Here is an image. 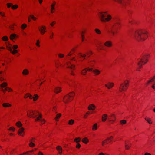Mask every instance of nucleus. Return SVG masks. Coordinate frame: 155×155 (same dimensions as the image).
<instances>
[{"label":"nucleus","mask_w":155,"mask_h":155,"mask_svg":"<svg viewBox=\"0 0 155 155\" xmlns=\"http://www.w3.org/2000/svg\"><path fill=\"white\" fill-rule=\"evenodd\" d=\"M133 35L137 41L142 42L145 39V30L142 29H137L135 31Z\"/></svg>","instance_id":"f257e3e1"},{"label":"nucleus","mask_w":155,"mask_h":155,"mask_svg":"<svg viewBox=\"0 0 155 155\" xmlns=\"http://www.w3.org/2000/svg\"><path fill=\"white\" fill-rule=\"evenodd\" d=\"M107 11L99 13L98 16L101 22L103 23L109 22L113 19L111 15L107 14Z\"/></svg>","instance_id":"f03ea898"},{"label":"nucleus","mask_w":155,"mask_h":155,"mask_svg":"<svg viewBox=\"0 0 155 155\" xmlns=\"http://www.w3.org/2000/svg\"><path fill=\"white\" fill-rule=\"evenodd\" d=\"M130 85V80H124L121 83L119 87V90L120 92H123L126 91L128 89Z\"/></svg>","instance_id":"7ed1b4c3"},{"label":"nucleus","mask_w":155,"mask_h":155,"mask_svg":"<svg viewBox=\"0 0 155 155\" xmlns=\"http://www.w3.org/2000/svg\"><path fill=\"white\" fill-rule=\"evenodd\" d=\"M92 54V52L91 51H88L86 52L84 54H82L81 53H79L78 54V57L79 58H83V59H79L78 60V61H83L86 58L89 57Z\"/></svg>","instance_id":"20e7f679"},{"label":"nucleus","mask_w":155,"mask_h":155,"mask_svg":"<svg viewBox=\"0 0 155 155\" xmlns=\"http://www.w3.org/2000/svg\"><path fill=\"white\" fill-rule=\"evenodd\" d=\"M75 95L74 93L71 92L65 96L63 99V101L65 103L71 102L73 99Z\"/></svg>","instance_id":"39448f33"},{"label":"nucleus","mask_w":155,"mask_h":155,"mask_svg":"<svg viewBox=\"0 0 155 155\" xmlns=\"http://www.w3.org/2000/svg\"><path fill=\"white\" fill-rule=\"evenodd\" d=\"M73 52H72L70 51L68 54L65 56V58L66 59L69 60L71 61H75L76 63V65H78V64L77 63V62H78V60H79V58L78 57L77 59L76 58L75 56L71 57L72 55L73 54Z\"/></svg>","instance_id":"423d86ee"},{"label":"nucleus","mask_w":155,"mask_h":155,"mask_svg":"<svg viewBox=\"0 0 155 155\" xmlns=\"http://www.w3.org/2000/svg\"><path fill=\"white\" fill-rule=\"evenodd\" d=\"M38 114V112L37 111H33L32 110H29L27 111V116L29 118H35Z\"/></svg>","instance_id":"0eeeda50"},{"label":"nucleus","mask_w":155,"mask_h":155,"mask_svg":"<svg viewBox=\"0 0 155 155\" xmlns=\"http://www.w3.org/2000/svg\"><path fill=\"white\" fill-rule=\"evenodd\" d=\"M145 64V59L144 57L140 59V60L137 63V65L138 66V67L137 68L136 71H140V69Z\"/></svg>","instance_id":"6e6552de"},{"label":"nucleus","mask_w":155,"mask_h":155,"mask_svg":"<svg viewBox=\"0 0 155 155\" xmlns=\"http://www.w3.org/2000/svg\"><path fill=\"white\" fill-rule=\"evenodd\" d=\"M114 137L112 136H111L107 138L102 141V145L103 146H104L105 145L109 144L111 142Z\"/></svg>","instance_id":"1a4fd4ad"},{"label":"nucleus","mask_w":155,"mask_h":155,"mask_svg":"<svg viewBox=\"0 0 155 155\" xmlns=\"http://www.w3.org/2000/svg\"><path fill=\"white\" fill-rule=\"evenodd\" d=\"M38 29L41 35H43L47 31L46 27V26L44 25L39 26L38 27Z\"/></svg>","instance_id":"9d476101"},{"label":"nucleus","mask_w":155,"mask_h":155,"mask_svg":"<svg viewBox=\"0 0 155 155\" xmlns=\"http://www.w3.org/2000/svg\"><path fill=\"white\" fill-rule=\"evenodd\" d=\"M6 5L8 8H9L11 7L12 9L15 10L17 9L18 7V6L17 4H15L13 5V4L11 3H7L6 4Z\"/></svg>","instance_id":"9b49d317"},{"label":"nucleus","mask_w":155,"mask_h":155,"mask_svg":"<svg viewBox=\"0 0 155 155\" xmlns=\"http://www.w3.org/2000/svg\"><path fill=\"white\" fill-rule=\"evenodd\" d=\"M65 65L68 68L71 69H74L75 68V65L71 64V61H67L65 63Z\"/></svg>","instance_id":"f8f14e48"},{"label":"nucleus","mask_w":155,"mask_h":155,"mask_svg":"<svg viewBox=\"0 0 155 155\" xmlns=\"http://www.w3.org/2000/svg\"><path fill=\"white\" fill-rule=\"evenodd\" d=\"M87 31V29L86 28L83 29L82 31H81V39L82 42H83L84 41L85 38V34Z\"/></svg>","instance_id":"ddd939ff"},{"label":"nucleus","mask_w":155,"mask_h":155,"mask_svg":"<svg viewBox=\"0 0 155 155\" xmlns=\"http://www.w3.org/2000/svg\"><path fill=\"white\" fill-rule=\"evenodd\" d=\"M56 3V2L54 1L51 5V13H53L55 12L56 9L55 8V6Z\"/></svg>","instance_id":"4468645a"},{"label":"nucleus","mask_w":155,"mask_h":155,"mask_svg":"<svg viewBox=\"0 0 155 155\" xmlns=\"http://www.w3.org/2000/svg\"><path fill=\"white\" fill-rule=\"evenodd\" d=\"M104 45L107 48H111L112 47L113 45L112 41L110 40L106 41L104 43Z\"/></svg>","instance_id":"2eb2a0df"},{"label":"nucleus","mask_w":155,"mask_h":155,"mask_svg":"<svg viewBox=\"0 0 155 155\" xmlns=\"http://www.w3.org/2000/svg\"><path fill=\"white\" fill-rule=\"evenodd\" d=\"M121 27V24L120 22L117 21L115 22L113 25L112 28L118 30Z\"/></svg>","instance_id":"dca6fc26"},{"label":"nucleus","mask_w":155,"mask_h":155,"mask_svg":"<svg viewBox=\"0 0 155 155\" xmlns=\"http://www.w3.org/2000/svg\"><path fill=\"white\" fill-rule=\"evenodd\" d=\"M116 120V117L113 114L109 116L108 118V120L111 123H113Z\"/></svg>","instance_id":"f3484780"},{"label":"nucleus","mask_w":155,"mask_h":155,"mask_svg":"<svg viewBox=\"0 0 155 155\" xmlns=\"http://www.w3.org/2000/svg\"><path fill=\"white\" fill-rule=\"evenodd\" d=\"M25 129L21 127L19 129L18 132V134L21 136H24L25 135Z\"/></svg>","instance_id":"a211bd4d"},{"label":"nucleus","mask_w":155,"mask_h":155,"mask_svg":"<svg viewBox=\"0 0 155 155\" xmlns=\"http://www.w3.org/2000/svg\"><path fill=\"white\" fill-rule=\"evenodd\" d=\"M114 83L113 82H109L105 85V86L108 89H112L114 86Z\"/></svg>","instance_id":"6ab92c4d"},{"label":"nucleus","mask_w":155,"mask_h":155,"mask_svg":"<svg viewBox=\"0 0 155 155\" xmlns=\"http://www.w3.org/2000/svg\"><path fill=\"white\" fill-rule=\"evenodd\" d=\"M131 145V143L129 141L126 140L125 141V148L126 150L130 149Z\"/></svg>","instance_id":"aec40b11"},{"label":"nucleus","mask_w":155,"mask_h":155,"mask_svg":"<svg viewBox=\"0 0 155 155\" xmlns=\"http://www.w3.org/2000/svg\"><path fill=\"white\" fill-rule=\"evenodd\" d=\"M88 63L89 64L90 66L93 67L95 65L96 61L94 59H91L88 61Z\"/></svg>","instance_id":"412c9836"},{"label":"nucleus","mask_w":155,"mask_h":155,"mask_svg":"<svg viewBox=\"0 0 155 155\" xmlns=\"http://www.w3.org/2000/svg\"><path fill=\"white\" fill-rule=\"evenodd\" d=\"M36 117V118L35 119V122L40 121L42 119V114L39 112L38 114H37V116Z\"/></svg>","instance_id":"4be33fe9"},{"label":"nucleus","mask_w":155,"mask_h":155,"mask_svg":"<svg viewBox=\"0 0 155 155\" xmlns=\"http://www.w3.org/2000/svg\"><path fill=\"white\" fill-rule=\"evenodd\" d=\"M22 74V75L24 76L28 75L29 74V70L27 69H25L23 70Z\"/></svg>","instance_id":"5701e85b"},{"label":"nucleus","mask_w":155,"mask_h":155,"mask_svg":"<svg viewBox=\"0 0 155 155\" xmlns=\"http://www.w3.org/2000/svg\"><path fill=\"white\" fill-rule=\"evenodd\" d=\"M96 108L95 106L93 104H90L88 107V109L89 110H94Z\"/></svg>","instance_id":"b1692460"},{"label":"nucleus","mask_w":155,"mask_h":155,"mask_svg":"<svg viewBox=\"0 0 155 155\" xmlns=\"http://www.w3.org/2000/svg\"><path fill=\"white\" fill-rule=\"evenodd\" d=\"M93 73L95 76H97L100 74L101 71L98 69H93Z\"/></svg>","instance_id":"393cba45"},{"label":"nucleus","mask_w":155,"mask_h":155,"mask_svg":"<svg viewBox=\"0 0 155 155\" xmlns=\"http://www.w3.org/2000/svg\"><path fill=\"white\" fill-rule=\"evenodd\" d=\"M19 37V36L18 35H17L15 34H11L10 36V39L12 40L14 39L15 38H18Z\"/></svg>","instance_id":"a878e982"},{"label":"nucleus","mask_w":155,"mask_h":155,"mask_svg":"<svg viewBox=\"0 0 155 155\" xmlns=\"http://www.w3.org/2000/svg\"><path fill=\"white\" fill-rule=\"evenodd\" d=\"M61 91V89L60 87H56L54 90V92L56 94H58Z\"/></svg>","instance_id":"bb28decb"},{"label":"nucleus","mask_w":155,"mask_h":155,"mask_svg":"<svg viewBox=\"0 0 155 155\" xmlns=\"http://www.w3.org/2000/svg\"><path fill=\"white\" fill-rule=\"evenodd\" d=\"M57 150L58 151L59 154H61L62 152V148L60 146H57L56 147Z\"/></svg>","instance_id":"cd10ccee"},{"label":"nucleus","mask_w":155,"mask_h":155,"mask_svg":"<svg viewBox=\"0 0 155 155\" xmlns=\"http://www.w3.org/2000/svg\"><path fill=\"white\" fill-rule=\"evenodd\" d=\"M118 30L117 29H114L112 28V29L111 31V33H112V35L114 36L116 35L118 33Z\"/></svg>","instance_id":"c85d7f7f"},{"label":"nucleus","mask_w":155,"mask_h":155,"mask_svg":"<svg viewBox=\"0 0 155 155\" xmlns=\"http://www.w3.org/2000/svg\"><path fill=\"white\" fill-rule=\"evenodd\" d=\"M108 116L107 114H103L102 116V121L103 122H105Z\"/></svg>","instance_id":"c756f323"},{"label":"nucleus","mask_w":155,"mask_h":155,"mask_svg":"<svg viewBox=\"0 0 155 155\" xmlns=\"http://www.w3.org/2000/svg\"><path fill=\"white\" fill-rule=\"evenodd\" d=\"M82 142L85 144H87L89 142V140L87 137H85L82 138Z\"/></svg>","instance_id":"7c9ffc66"},{"label":"nucleus","mask_w":155,"mask_h":155,"mask_svg":"<svg viewBox=\"0 0 155 155\" xmlns=\"http://www.w3.org/2000/svg\"><path fill=\"white\" fill-rule=\"evenodd\" d=\"M87 73V71L86 69V68H85L82 70V71H81V75L85 76L86 75Z\"/></svg>","instance_id":"2f4dec72"},{"label":"nucleus","mask_w":155,"mask_h":155,"mask_svg":"<svg viewBox=\"0 0 155 155\" xmlns=\"http://www.w3.org/2000/svg\"><path fill=\"white\" fill-rule=\"evenodd\" d=\"M2 105L3 107L5 108L11 107L12 106L11 104L8 103H4Z\"/></svg>","instance_id":"473e14b6"},{"label":"nucleus","mask_w":155,"mask_h":155,"mask_svg":"<svg viewBox=\"0 0 155 155\" xmlns=\"http://www.w3.org/2000/svg\"><path fill=\"white\" fill-rule=\"evenodd\" d=\"M6 48L8 50H9L10 51H12V45L11 44H8L6 45Z\"/></svg>","instance_id":"72a5a7b5"},{"label":"nucleus","mask_w":155,"mask_h":155,"mask_svg":"<svg viewBox=\"0 0 155 155\" xmlns=\"http://www.w3.org/2000/svg\"><path fill=\"white\" fill-rule=\"evenodd\" d=\"M61 114L60 113H59L57 114L56 116L54 118L55 120L57 121H58L59 120V119L61 117Z\"/></svg>","instance_id":"f704fd0d"},{"label":"nucleus","mask_w":155,"mask_h":155,"mask_svg":"<svg viewBox=\"0 0 155 155\" xmlns=\"http://www.w3.org/2000/svg\"><path fill=\"white\" fill-rule=\"evenodd\" d=\"M15 125L18 128L21 127L23 125L22 124L20 121H19L16 122L15 124Z\"/></svg>","instance_id":"c9c22d12"},{"label":"nucleus","mask_w":155,"mask_h":155,"mask_svg":"<svg viewBox=\"0 0 155 155\" xmlns=\"http://www.w3.org/2000/svg\"><path fill=\"white\" fill-rule=\"evenodd\" d=\"M97 129V123L94 124L92 127V130L93 131L96 130Z\"/></svg>","instance_id":"e433bc0d"},{"label":"nucleus","mask_w":155,"mask_h":155,"mask_svg":"<svg viewBox=\"0 0 155 155\" xmlns=\"http://www.w3.org/2000/svg\"><path fill=\"white\" fill-rule=\"evenodd\" d=\"M7 86V84L6 82H4L0 85V87L1 89L6 87Z\"/></svg>","instance_id":"4c0bfd02"},{"label":"nucleus","mask_w":155,"mask_h":155,"mask_svg":"<svg viewBox=\"0 0 155 155\" xmlns=\"http://www.w3.org/2000/svg\"><path fill=\"white\" fill-rule=\"evenodd\" d=\"M153 81H155V76H154L150 80L148 81L147 83L146 82V85Z\"/></svg>","instance_id":"58836bf2"},{"label":"nucleus","mask_w":155,"mask_h":155,"mask_svg":"<svg viewBox=\"0 0 155 155\" xmlns=\"http://www.w3.org/2000/svg\"><path fill=\"white\" fill-rule=\"evenodd\" d=\"M1 39L4 41H8L9 40L8 38L6 36H5L2 37Z\"/></svg>","instance_id":"ea45409f"},{"label":"nucleus","mask_w":155,"mask_h":155,"mask_svg":"<svg viewBox=\"0 0 155 155\" xmlns=\"http://www.w3.org/2000/svg\"><path fill=\"white\" fill-rule=\"evenodd\" d=\"M38 96L37 94H35L33 97V101H36L38 99Z\"/></svg>","instance_id":"a19ab883"},{"label":"nucleus","mask_w":155,"mask_h":155,"mask_svg":"<svg viewBox=\"0 0 155 155\" xmlns=\"http://www.w3.org/2000/svg\"><path fill=\"white\" fill-rule=\"evenodd\" d=\"M75 121L73 119H70L68 121V124L70 125H73Z\"/></svg>","instance_id":"79ce46f5"},{"label":"nucleus","mask_w":155,"mask_h":155,"mask_svg":"<svg viewBox=\"0 0 155 155\" xmlns=\"http://www.w3.org/2000/svg\"><path fill=\"white\" fill-rule=\"evenodd\" d=\"M17 25L15 24H13L12 25H11L9 26V28L11 30H14L15 29V26H16Z\"/></svg>","instance_id":"37998d69"},{"label":"nucleus","mask_w":155,"mask_h":155,"mask_svg":"<svg viewBox=\"0 0 155 155\" xmlns=\"http://www.w3.org/2000/svg\"><path fill=\"white\" fill-rule=\"evenodd\" d=\"M55 65L56 68H58L61 66V63L59 61H56L55 62Z\"/></svg>","instance_id":"c03bdc74"},{"label":"nucleus","mask_w":155,"mask_h":155,"mask_svg":"<svg viewBox=\"0 0 155 155\" xmlns=\"http://www.w3.org/2000/svg\"><path fill=\"white\" fill-rule=\"evenodd\" d=\"M94 31L95 33L98 35H100L101 34V32L100 30L98 28H95L94 29Z\"/></svg>","instance_id":"a18cd8bd"},{"label":"nucleus","mask_w":155,"mask_h":155,"mask_svg":"<svg viewBox=\"0 0 155 155\" xmlns=\"http://www.w3.org/2000/svg\"><path fill=\"white\" fill-rule=\"evenodd\" d=\"M81 140V139L80 137H77L74 139V142L77 143H78L79 142H80Z\"/></svg>","instance_id":"49530a36"},{"label":"nucleus","mask_w":155,"mask_h":155,"mask_svg":"<svg viewBox=\"0 0 155 155\" xmlns=\"http://www.w3.org/2000/svg\"><path fill=\"white\" fill-rule=\"evenodd\" d=\"M92 113H91L89 111H87V112L85 114V115H84V117L85 118V119H86L87 118L88 116L90 115V114H91Z\"/></svg>","instance_id":"de8ad7c7"},{"label":"nucleus","mask_w":155,"mask_h":155,"mask_svg":"<svg viewBox=\"0 0 155 155\" xmlns=\"http://www.w3.org/2000/svg\"><path fill=\"white\" fill-rule=\"evenodd\" d=\"M33 151H28L22 154H20V155H30L29 153L30 152H32Z\"/></svg>","instance_id":"09e8293b"},{"label":"nucleus","mask_w":155,"mask_h":155,"mask_svg":"<svg viewBox=\"0 0 155 155\" xmlns=\"http://www.w3.org/2000/svg\"><path fill=\"white\" fill-rule=\"evenodd\" d=\"M86 69L87 70V72L89 71V72H93V69L92 68H89V67H87L86 68Z\"/></svg>","instance_id":"8fccbe9b"},{"label":"nucleus","mask_w":155,"mask_h":155,"mask_svg":"<svg viewBox=\"0 0 155 155\" xmlns=\"http://www.w3.org/2000/svg\"><path fill=\"white\" fill-rule=\"evenodd\" d=\"M29 17L31 18L33 21H35L37 19V18L35 17L33 15H30L29 16Z\"/></svg>","instance_id":"3c124183"},{"label":"nucleus","mask_w":155,"mask_h":155,"mask_svg":"<svg viewBox=\"0 0 155 155\" xmlns=\"http://www.w3.org/2000/svg\"><path fill=\"white\" fill-rule=\"evenodd\" d=\"M27 27V25L25 24H23L21 26V28L22 29L24 30Z\"/></svg>","instance_id":"603ef678"},{"label":"nucleus","mask_w":155,"mask_h":155,"mask_svg":"<svg viewBox=\"0 0 155 155\" xmlns=\"http://www.w3.org/2000/svg\"><path fill=\"white\" fill-rule=\"evenodd\" d=\"M11 53L13 55H15L16 54L18 53V51L17 50H14L13 51H10Z\"/></svg>","instance_id":"864d4df0"},{"label":"nucleus","mask_w":155,"mask_h":155,"mask_svg":"<svg viewBox=\"0 0 155 155\" xmlns=\"http://www.w3.org/2000/svg\"><path fill=\"white\" fill-rule=\"evenodd\" d=\"M5 91H7L8 92L12 91L13 90L11 88L9 87H6L5 88Z\"/></svg>","instance_id":"5fc2aeb1"},{"label":"nucleus","mask_w":155,"mask_h":155,"mask_svg":"<svg viewBox=\"0 0 155 155\" xmlns=\"http://www.w3.org/2000/svg\"><path fill=\"white\" fill-rule=\"evenodd\" d=\"M120 123L121 125H123L126 123V121L125 120H121L120 121Z\"/></svg>","instance_id":"6e6d98bb"},{"label":"nucleus","mask_w":155,"mask_h":155,"mask_svg":"<svg viewBox=\"0 0 155 155\" xmlns=\"http://www.w3.org/2000/svg\"><path fill=\"white\" fill-rule=\"evenodd\" d=\"M29 146L30 147H33L35 146V145L34 143L32 142H30V143H29Z\"/></svg>","instance_id":"4d7b16f0"},{"label":"nucleus","mask_w":155,"mask_h":155,"mask_svg":"<svg viewBox=\"0 0 155 155\" xmlns=\"http://www.w3.org/2000/svg\"><path fill=\"white\" fill-rule=\"evenodd\" d=\"M5 12H4L3 11L0 12V15L1 16L3 17H5Z\"/></svg>","instance_id":"13d9d810"},{"label":"nucleus","mask_w":155,"mask_h":155,"mask_svg":"<svg viewBox=\"0 0 155 155\" xmlns=\"http://www.w3.org/2000/svg\"><path fill=\"white\" fill-rule=\"evenodd\" d=\"M36 46L38 47H40V41L39 40H38L36 41V42L35 44Z\"/></svg>","instance_id":"bf43d9fd"},{"label":"nucleus","mask_w":155,"mask_h":155,"mask_svg":"<svg viewBox=\"0 0 155 155\" xmlns=\"http://www.w3.org/2000/svg\"><path fill=\"white\" fill-rule=\"evenodd\" d=\"M64 56V54L62 53H59L58 54V57L60 58H62Z\"/></svg>","instance_id":"052dcab7"},{"label":"nucleus","mask_w":155,"mask_h":155,"mask_svg":"<svg viewBox=\"0 0 155 155\" xmlns=\"http://www.w3.org/2000/svg\"><path fill=\"white\" fill-rule=\"evenodd\" d=\"M15 129L14 127H11L9 128L8 130L9 131H12L13 132L15 130Z\"/></svg>","instance_id":"680f3d73"},{"label":"nucleus","mask_w":155,"mask_h":155,"mask_svg":"<svg viewBox=\"0 0 155 155\" xmlns=\"http://www.w3.org/2000/svg\"><path fill=\"white\" fill-rule=\"evenodd\" d=\"M35 140L36 139L35 138L32 137L30 140L29 142H34L35 141Z\"/></svg>","instance_id":"e2e57ef3"},{"label":"nucleus","mask_w":155,"mask_h":155,"mask_svg":"<svg viewBox=\"0 0 155 155\" xmlns=\"http://www.w3.org/2000/svg\"><path fill=\"white\" fill-rule=\"evenodd\" d=\"M18 48V46L16 45H14L12 46V48L14 50H16Z\"/></svg>","instance_id":"0e129e2a"},{"label":"nucleus","mask_w":155,"mask_h":155,"mask_svg":"<svg viewBox=\"0 0 155 155\" xmlns=\"http://www.w3.org/2000/svg\"><path fill=\"white\" fill-rule=\"evenodd\" d=\"M29 93H27L25 94L24 95V98L25 99H26L28 97H29Z\"/></svg>","instance_id":"69168bd1"},{"label":"nucleus","mask_w":155,"mask_h":155,"mask_svg":"<svg viewBox=\"0 0 155 155\" xmlns=\"http://www.w3.org/2000/svg\"><path fill=\"white\" fill-rule=\"evenodd\" d=\"M39 122H41V124H44L45 123V120L44 119H42L41 120H40Z\"/></svg>","instance_id":"338daca9"},{"label":"nucleus","mask_w":155,"mask_h":155,"mask_svg":"<svg viewBox=\"0 0 155 155\" xmlns=\"http://www.w3.org/2000/svg\"><path fill=\"white\" fill-rule=\"evenodd\" d=\"M146 121H147L150 124L152 123L151 120L150 118L146 117Z\"/></svg>","instance_id":"774afa93"}]
</instances>
